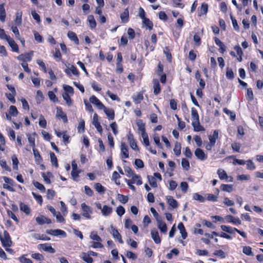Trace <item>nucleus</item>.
Wrapping results in <instances>:
<instances>
[{
	"label": "nucleus",
	"instance_id": "62",
	"mask_svg": "<svg viewBox=\"0 0 263 263\" xmlns=\"http://www.w3.org/2000/svg\"><path fill=\"white\" fill-rule=\"evenodd\" d=\"M223 111L226 114L229 115L230 116V118L233 121L235 119L236 115L234 112L231 111L226 108L223 109Z\"/></svg>",
	"mask_w": 263,
	"mask_h": 263
},
{
	"label": "nucleus",
	"instance_id": "27",
	"mask_svg": "<svg viewBox=\"0 0 263 263\" xmlns=\"http://www.w3.org/2000/svg\"><path fill=\"white\" fill-rule=\"evenodd\" d=\"M67 35L70 40L74 42L77 45L79 44V39L74 32L69 31Z\"/></svg>",
	"mask_w": 263,
	"mask_h": 263
},
{
	"label": "nucleus",
	"instance_id": "53",
	"mask_svg": "<svg viewBox=\"0 0 263 263\" xmlns=\"http://www.w3.org/2000/svg\"><path fill=\"white\" fill-rule=\"evenodd\" d=\"M208 10V5L205 3H202L200 9V15L206 14Z\"/></svg>",
	"mask_w": 263,
	"mask_h": 263
},
{
	"label": "nucleus",
	"instance_id": "37",
	"mask_svg": "<svg viewBox=\"0 0 263 263\" xmlns=\"http://www.w3.org/2000/svg\"><path fill=\"white\" fill-rule=\"evenodd\" d=\"M90 238L93 240L98 242L102 241L101 238L97 234V233L95 231L91 232L90 235Z\"/></svg>",
	"mask_w": 263,
	"mask_h": 263
},
{
	"label": "nucleus",
	"instance_id": "14",
	"mask_svg": "<svg viewBox=\"0 0 263 263\" xmlns=\"http://www.w3.org/2000/svg\"><path fill=\"white\" fill-rule=\"evenodd\" d=\"M151 236L155 242L157 244H159L161 242V238L159 237L158 232L155 229L152 230L151 231Z\"/></svg>",
	"mask_w": 263,
	"mask_h": 263
},
{
	"label": "nucleus",
	"instance_id": "51",
	"mask_svg": "<svg viewBox=\"0 0 263 263\" xmlns=\"http://www.w3.org/2000/svg\"><path fill=\"white\" fill-rule=\"evenodd\" d=\"M191 115L192 121H196L199 120L197 111L194 108H192Z\"/></svg>",
	"mask_w": 263,
	"mask_h": 263
},
{
	"label": "nucleus",
	"instance_id": "1",
	"mask_svg": "<svg viewBox=\"0 0 263 263\" xmlns=\"http://www.w3.org/2000/svg\"><path fill=\"white\" fill-rule=\"evenodd\" d=\"M0 240L4 247H9L12 243L9 234L7 231L4 232L3 235L0 234Z\"/></svg>",
	"mask_w": 263,
	"mask_h": 263
},
{
	"label": "nucleus",
	"instance_id": "50",
	"mask_svg": "<svg viewBox=\"0 0 263 263\" xmlns=\"http://www.w3.org/2000/svg\"><path fill=\"white\" fill-rule=\"evenodd\" d=\"M154 141L156 145L160 148H162V146L160 142V138L158 134H155L153 135Z\"/></svg>",
	"mask_w": 263,
	"mask_h": 263
},
{
	"label": "nucleus",
	"instance_id": "42",
	"mask_svg": "<svg viewBox=\"0 0 263 263\" xmlns=\"http://www.w3.org/2000/svg\"><path fill=\"white\" fill-rule=\"evenodd\" d=\"M63 98L64 100L66 101V104L69 106H70L72 105V101L69 94H67V93H64L63 94Z\"/></svg>",
	"mask_w": 263,
	"mask_h": 263
},
{
	"label": "nucleus",
	"instance_id": "25",
	"mask_svg": "<svg viewBox=\"0 0 263 263\" xmlns=\"http://www.w3.org/2000/svg\"><path fill=\"white\" fill-rule=\"evenodd\" d=\"M178 229L179 230L181 234L182 237L183 239H185L187 237V233L185 231L183 224L180 222L178 225Z\"/></svg>",
	"mask_w": 263,
	"mask_h": 263
},
{
	"label": "nucleus",
	"instance_id": "59",
	"mask_svg": "<svg viewBox=\"0 0 263 263\" xmlns=\"http://www.w3.org/2000/svg\"><path fill=\"white\" fill-rule=\"evenodd\" d=\"M181 164L184 169L188 170L190 167L189 161L185 158H183L181 161Z\"/></svg>",
	"mask_w": 263,
	"mask_h": 263
},
{
	"label": "nucleus",
	"instance_id": "10",
	"mask_svg": "<svg viewBox=\"0 0 263 263\" xmlns=\"http://www.w3.org/2000/svg\"><path fill=\"white\" fill-rule=\"evenodd\" d=\"M56 117L61 118L64 123H67L68 121L66 114L63 111L62 108L60 107H57Z\"/></svg>",
	"mask_w": 263,
	"mask_h": 263
},
{
	"label": "nucleus",
	"instance_id": "44",
	"mask_svg": "<svg viewBox=\"0 0 263 263\" xmlns=\"http://www.w3.org/2000/svg\"><path fill=\"white\" fill-rule=\"evenodd\" d=\"M48 96L51 101L54 103H58L59 102L58 99L53 91H49L48 92Z\"/></svg>",
	"mask_w": 263,
	"mask_h": 263
},
{
	"label": "nucleus",
	"instance_id": "36",
	"mask_svg": "<svg viewBox=\"0 0 263 263\" xmlns=\"http://www.w3.org/2000/svg\"><path fill=\"white\" fill-rule=\"evenodd\" d=\"M95 189L100 194H103L105 191V189L100 183H97L95 184Z\"/></svg>",
	"mask_w": 263,
	"mask_h": 263
},
{
	"label": "nucleus",
	"instance_id": "60",
	"mask_svg": "<svg viewBox=\"0 0 263 263\" xmlns=\"http://www.w3.org/2000/svg\"><path fill=\"white\" fill-rule=\"evenodd\" d=\"M33 154H34L35 160L38 162L42 161V157H41L39 151L37 149L33 148Z\"/></svg>",
	"mask_w": 263,
	"mask_h": 263
},
{
	"label": "nucleus",
	"instance_id": "35",
	"mask_svg": "<svg viewBox=\"0 0 263 263\" xmlns=\"http://www.w3.org/2000/svg\"><path fill=\"white\" fill-rule=\"evenodd\" d=\"M217 174L221 180L227 179L228 177L226 171L222 169H218Z\"/></svg>",
	"mask_w": 263,
	"mask_h": 263
},
{
	"label": "nucleus",
	"instance_id": "46",
	"mask_svg": "<svg viewBox=\"0 0 263 263\" xmlns=\"http://www.w3.org/2000/svg\"><path fill=\"white\" fill-rule=\"evenodd\" d=\"M193 199L199 201L200 202H203L205 200L204 197L199 195L198 193H194L193 195Z\"/></svg>",
	"mask_w": 263,
	"mask_h": 263
},
{
	"label": "nucleus",
	"instance_id": "33",
	"mask_svg": "<svg viewBox=\"0 0 263 263\" xmlns=\"http://www.w3.org/2000/svg\"><path fill=\"white\" fill-rule=\"evenodd\" d=\"M220 228L221 230L224 232H226L227 233H230V234H234L235 231V228H233L231 227L225 226V225H222L220 226Z\"/></svg>",
	"mask_w": 263,
	"mask_h": 263
},
{
	"label": "nucleus",
	"instance_id": "54",
	"mask_svg": "<svg viewBox=\"0 0 263 263\" xmlns=\"http://www.w3.org/2000/svg\"><path fill=\"white\" fill-rule=\"evenodd\" d=\"M247 168L249 170H254L256 168V166L251 160H248L247 161Z\"/></svg>",
	"mask_w": 263,
	"mask_h": 263
},
{
	"label": "nucleus",
	"instance_id": "19",
	"mask_svg": "<svg viewBox=\"0 0 263 263\" xmlns=\"http://www.w3.org/2000/svg\"><path fill=\"white\" fill-rule=\"evenodd\" d=\"M154 93L155 95H157L160 92L161 87L158 80L154 79L153 81Z\"/></svg>",
	"mask_w": 263,
	"mask_h": 263
},
{
	"label": "nucleus",
	"instance_id": "7",
	"mask_svg": "<svg viewBox=\"0 0 263 263\" xmlns=\"http://www.w3.org/2000/svg\"><path fill=\"white\" fill-rule=\"evenodd\" d=\"M89 101L91 103L96 105L99 109H102L104 107L103 104L95 96H92L90 98Z\"/></svg>",
	"mask_w": 263,
	"mask_h": 263
},
{
	"label": "nucleus",
	"instance_id": "32",
	"mask_svg": "<svg viewBox=\"0 0 263 263\" xmlns=\"http://www.w3.org/2000/svg\"><path fill=\"white\" fill-rule=\"evenodd\" d=\"M143 25L147 27L149 30H152L153 27V24L148 18L145 17L142 19Z\"/></svg>",
	"mask_w": 263,
	"mask_h": 263
},
{
	"label": "nucleus",
	"instance_id": "58",
	"mask_svg": "<svg viewBox=\"0 0 263 263\" xmlns=\"http://www.w3.org/2000/svg\"><path fill=\"white\" fill-rule=\"evenodd\" d=\"M12 163H13V168L14 170H17L18 160L15 155L12 156Z\"/></svg>",
	"mask_w": 263,
	"mask_h": 263
},
{
	"label": "nucleus",
	"instance_id": "55",
	"mask_svg": "<svg viewBox=\"0 0 263 263\" xmlns=\"http://www.w3.org/2000/svg\"><path fill=\"white\" fill-rule=\"evenodd\" d=\"M226 77L228 79L232 80L234 78V74L233 70L229 68H227Z\"/></svg>",
	"mask_w": 263,
	"mask_h": 263
},
{
	"label": "nucleus",
	"instance_id": "31",
	"mask_svg": "<svg viewBox=\"0 0 263 263\" xmlns=\"http://www.w3.org/2000/svg\"><path fill=\"white\" fill-rule=\"evenodd\" d=\"M81 258L87 263H92L93 262L92 258L88 253H82Z\"/></svg>",
	"mask_w": 263,
	"mask_h": 263
},
{
	"label": "nucleus",
	"instance_id": "38",
	"mask_svg": "<svg viewBox=\"0 0 263 263\" xmlns=\"http://www.w3.org/2000/svg\"><path fill=\"white\" fill-rule=\"evenodd\" d=\"M88 21L89 23L90 27L91 29H93L96 27V22L93 15H89L88 16Z\"/></svg>",
	"mask_w": 263,
	"mask_h": 263
},
{
	"label": "nucleus",
	"instance_id": "56",
	"mask_svg": "<svg viewBox=\"0 0 263 263\" xmlns=\"http://www.w3.org/2000/svg\"><path fill=\"white\" fill-rule=\"evenodd\" d=\"M243 253L247 255L251 256L253 255L252 252V249L249 246H245L243 248Z\"/></svg>",
	"mask_w": 263,
	"mask_h": 263
},
{
	"label": "nucleus",
	"instance_id": "15",
	"mask_svg": "<svg viewBox=\"0 0 263 263\" xmlns=\"http://www.w3.org/2000/svg\"><path fill=\"white\" fill-rule=\"evenodd\" d=\"M166 199L167 203L174 209H176L178 207V204L177 200L173 198L171 196H166Z\"/></svg>",
	"mask_w": 263,
	"mask_h": 263
},
{
	"label": "nucleus",
	"instance_id": "3",
	"mask_svg": "<svg viewBox=\"0 0 263 263\" xmlns=\"http://www.w3.org/2000/svg\"><path fill=\"white\" fill-rule=\"evenodd\" d=\"M81 208L83 211L82 215L86 218L90 219L91 218L90 214L92 213L91 208L85 203L81 204Z\"/></svg>",
	"mask_w": 263,
	"mask_h": 263
},
{
	"label": "nucleus",
	"instance_id": "17",
	"mask_svg": "<svg viewBox=\"0 0 263 263\" xmlns=\"http://www.w3.org/2000/svg\"><path fill=\"white\" fill-rule=\"evenodd\" d=\"M157 226L161 232L165 233L167 231V228L166 223L162 220V218L158 220Z\"/></svg>",
	"mask_w": 263,
	"mask_h": 263
},
{
	"label": "nucleus",
	"instance_id": "5",
	"mask_svg": "<svg viewBox=\"0 0 263 263\" xmlns=\"http://www.w3.org/2000/svg\"><path fill=\"white\" fill-rule=\"evenodd\" d=\"M32 55L33 52L31 51L30 53L20 54L17 58L18 60L23 61V63H26V62H29L31 60Z\"/></svg>",
	"mask_w": 263,
	"mask_h": 263
},
{
	"label": "nucleus",
	"instance_id": "29",
	"mask_svg": "<svg viewBox=\"0 0 263 263\" xmlns=\"http://www.w3.org/2000/svg\"><path fill=\"white\" fill-rule=\"evenodd\" d=\"M20 210L26 214L29 215L30 213V209L29 207L24 203L21 202L20 203Z\"/></svg>",
	"mask_w": 263,
	"mask_h": 263
},
{
	"label": "nucleus",
	"instance_id": "47",
	"mask_svg": "<svg viewBox=\"0 0 263 263\" xmlns=\"http://www.w3.org/2000/svg\"><path fill=\"white\" fill-rule=\"evenodd\" d=\"M147 178L148 180V182L149 184L153 187H156L157 186V183L156 181V179L154 177L147 176Z\"/></svg>",
	"mask_w": 263,
	"mask_h": 263
},
{
	"label": "nucleus",
	"instance_id": "20",
	"mask_svg": "<svg viewBox=\"0 0 263 263\" xmlns=\"http://www.w3.org/2000/svg\"><path fill=\"white\" fill-rule=\"evenodd\" d=\"M192 124L195 132L204 131L205 129L202 127L199 123V120L196 121H192Z\"/></svg>",
	"mask_w": 263,
	"mask_h": 263
},
{
	"label": "nucleus",
	"instance_id": "9",
	"mask_svg": "<svg viewBox=\"0 0 263 263\" xmlns=\"http://www.w3.org/2000/svg\"><path fill=\"white\" fill-rule=\"evenodd\" d=\"M92 124L95 126L99 133L100 134L102 133V128L99 122L98 116L97 114L93 115Z\"/></svg>",
	"mask_w": 263,
	"mask_h": 263
},
{
	"label": "nucleus",
	"instance_id": "11",
	"mask_svg": "<svg viewBox=\"0 0 263 263\" xmlns=\"http://www.w3.org/2000/svg\"><path fill=\"white\" fill-rule=\"evenodd\" d=\"M195 155L198 159L201 161L204 160L207 158V155L205 154L203 151L199 148L195 150Z\"/></svg>",
	"mask_w": 263,
	"mask_h": 263
},
{
	"label": "nucleus",
	"instance_id": "8",
	"mask_svg": "<svg viewBox=\"0 0 263 263\" xmlns=\"http://www.w3.org/2000/svg\"><path fill=\"white\" fill-rule=\"evenodd\" d=\"M37 248L39 249H42L44 251L50 253H54L55 252L54 249H53L49 243L40 244L37 246Z\"/></svg>",
	"mask_w": 263,
	"mask_h": 263
},
{
	"label": "nucleus",
	"instance_id": "39",
	"mask_svg": "<svg viewBox=\"0 0 263 263\" xmlns=\"http://www.w3.org/2000/svg\"><path fill=\"white\" fill-rule=\"evenodd\" d=\"M181 144L178 142H176L174 148V152L175 155L178 156L181 154Z\"/></svg>",
	"mask_w": 263,
	"mask_h": 263
},
{
	"label": "nucleus",
	"instance_id": "40",
	"mask_svg": "<svg viewBox=\"0 0 263 263\" xmlns=\"http://www.w3.org/2000/svg\"><path fill=\"white\" fill-rule=\"evenodd\" d=\"M22 12L21 11H18L16 13V18L15 20V22L16 25H20L22 23Z\"/></svg>",
	"mask_w": 263,
	"mask_h": 263
},
{
	"label": "nucleus",
	"instance_id": "24",
	"mask_svg": "<svg viewBox=\"0 0 263 263\" xmlns=\"http://www.w3.org/2000/svg\"><path fill=\"white\" fill-rule=\"evenodd\" d=\"M132 179L129 180L130 183H136L138 185H141L142 184V181L141 180V177L140 176L136 175L135 174L133 176L131 177Z\"/></svg>",
	"mask_w": 263,
	"mask_h": 263
},
{
	"label": "nucleus",
	"instance_id": "49",
	"mask_svg": "<svg viewBox=\"0 0 263 263\" xmlns=\"http://www.w3.org/2000/svg\"><path fill=\"white\" fill-rule=\"evenodd\" d=\"M63 88L65 91V93H67V94L73 95L74 93V91L73 88L69 85H64Z\"/></svg>",
	"mask_w": 263,
	"mask_h": 263
},
{
	"label": "nucleus",
	"instance_id": "28",
	"mask_svg": "<svg viewBox=\"0 0 263 263\" xmlns=\"http://www.w3.org/2000/svg\"><path fill=\"white\" fill-rule=\"evenodd\" d=\"M220 188L221 190L223 191L230 193L233 190V186L232 184H222L221 185Z\"/></svg>",
	"mask_w": 263,
	"mask_h": 263
},
{
	"label": "nucleus",
	"instance_id": "18",
	"mask_svg": "<svg viewBox=\"0 0 263 263\" xmlns=\"http://www.w3.org/2000/svg\"><path fill=\"white\" fill-rule=\"evenodd\" d=\"M226 221L228 222H232L234 224H240L241 222L238 218H235L232 215H227L225 217Z\"/></svg>",
	"mask_w": 263,
	"mask_h": 263
},
{
	"label": "nucleus",
	"instance_id": "52",
	"mask_svg": "<svg viewBox=\"0 0 263 263\" xmlns=\"http://www.w3.org/2000/svg\"><path fill=\"white\" fill-rule=\"evenodd\" d=\"M33 237L35 239H40V240H50V237H47V236H45L44 235H41L40 234H33Z\"/></svg>",
	"mask_w": 263,
	"mask_h": 263
},
{
	"label": "nucleus",
	"instance_id": "30",
	"mask_svg": "<svg viewBox=\"0 0 263 263\" xmlns=\"http://www.w3.org/2000/svg\"><path fill=\"white\" fill-rule=\"evenodd\" d=\"M6 18V12L4 8V4L0 5V20L2 22H4L5 21Z\"/></svg>",
	"mask_w": 263,
	"mask_h": 263
},
{
	"label": "nucleus",
	"instance_id": "21",
	"mask_svg": "<svg viewBox=\"0 0 263 263\" xmlns=\"http://www.w3.org/2000/svg\"><path fill=\"white\" fill-rule=\"evenodd\" d=\"M6 41L8 42L9 45L11 47L12 51L17 52H18V46L12 38L9 37Z\"/></svg>",
	"mask_w": 263,
	"mask_h": 263
},
{
	"label": "nucleus",
	"instance_id": "64",
	"mask_svg": "<svg viewBox=\"0 0 263 263\" xmlns=\"http://www.w3.org/2000/svg\"><path fill=\"white\" fill-rule=\"evenodd\" d=\"M18 260L21 263H33L30 259L26 258L24 255L18 258Z\"/></svg>",
	"mask_w": 263,
	"mask_h": 263
},
{
	"label": "nucleus",
	"instance_id": "63",
	"mask_svg": "<svg viewBox=\"0 0 263 263\" xmlns=\"http://www.w3.org/2000/svg\"><path fill=\"white\" fill-rule=\"evenodd\" d=\"M116 212L118 216H122L125 213V209L123 206L120 205L117 207Z\"/></svg>",
	"mask_w": 263,
	"mask_h": 263
},
{
	"label": "nucleus",
	"instance_id": "6",
	"mask_svg": "<svg viewBox=\"0 0 263 263\" xmlns=\"http://www.w3.org/2000/svg\"><path fill=\"white\" fill-rule=\"evenodd\" d=\"M110 228L111 229V233L112 234L113 237L115 239L117 240L119 243H123L124 242L122 239V236L119 233L118 230L114 228L112 226H111Z\"/></svg>",
	"mask_w": 263,
	"mask_h": 263
},
{
	"label": "nucleus",
	"instance_id": "12",
	"mask_svg": "<svg viewBox=\"0 0 263 263\" xmlns=\"http://www.w3.org/2000/svg\"><path fill=\"white\" fill-rule=\"evenodd\" d=\"M121 154L123 158H128L129 157L128 146L124 142L121 143Z\"/></svg>",
	"mask_w": 263,
	"mask_h": 263
},
{
	"label": "nucleus",
	"instance_id": "4",
	"mask_svg": "<svg viewBox=\"0 0 263 263\" xmlns=\"http://www.w3.org/2000/svg\"><path fill=\"white\" fill-rule=\"evenodd\" d=\"M46 233L49 235L52 236H62L63 237H65L66 236V233L65 231L60 230H48L46 231Z\"/></svg>",
	"mask_w": 263,
	"mask_h": 263
},
{
	"label": "nucleus",
	"instance_id": "2",
	"mask_svg": "<svg viewBox=\"0 0 263 263\" xmlns=\"http://www.w3.org/2000/svg\"><path fill=\"white\" fill-rule=\"evenodd\" d=\"M65 65L67 68L65 70V72L68 76H71V72L76 76L78 77L79 76V72L74 66L71 65L70 64H66Z\"/></svg>",
	"mask_w": 263,
	"mask_h": 263
},
{
	"label": "nucleus",
	"instance_id": "45",
	"mask_svg": "<svg viewBox=\"0 0 263 263\" xmlns=\"http://www.w3.org/2000/svg\"><path fill=\"white\" fill-rule=\"evenodd\" d=\"M85 129V121L83 119H81L78 126V132L83 133Z\"/></svg>",
	"mask_w": 263,
	"mask_h": 263
},
{
	"label": "nucleus",
	"instance_id": "13",
	"mask_svg": "<svg viewBox=\"0 0 263 263\" xmlns=\"http://www.w3.org/2000/svg\"><path fill=\"white\" fill-rule=\"evenodd\" d=\"M35 220L36 222L40 225H42L44 223L50 224L52 223L51 219L44 216L37 217H36Z\"/></svg>",
	"mask_w": 263,
	"mask_h": 263
},
{
	"label": "nucleus",
	"instance_id": "34",
	"mask_svg": "<svg viewBox=\"0 0 263 263\" xmlns=\"http://www.w3.org/2000/svg\"><path fill=\"white\" fill-rule=\"evenodd\" d=\"M133 99L136 104L140 103L143 99V96L141 92L138 93L136 95L133 97Z\"/></svg>",
	"mask_w": 263,
	"mask_h": 263
},
{
	"label": "nucleus",
	"instance_id": "41",
	"mask_svg": "<svg viewBox=\"0 0 263 263\" xmlns=\"http://www.w3.org/2000/svg\"><path fill=\"white\" fill-rule=\"evenodd\" d=\"M50 160L52 164L56 167H58V163L57 157L54 153L51 152L50 154Z\"/></svg>",
	"mask_w": 263,
	"mask_h": 263
},
{
	"label": "nucleus",
	"instance_id": "23",
	"mask_svg": "<svg viewBox=\"0 0 263 263\" xmlns=\"http://www.w3.org/2000/svg\"><path fill=\"white\" fill-rule=\"evenodd\" d=\"M120 18L122 22L123 23H126L128 21L129 11L127 8L125 9L124 10V11L121 14Z\"/></svg>",
	"mask_w": 263,
	"mask_h": 263
},
{
	"label": "nucleus",
	"instance_id": "22",
	"mask_svg": "<svg viewBox=\"0 0 263 263\" xmlns=\"http://www.w3.org/2000/svg\"><path fill=\"white\" fill-rule=\"evenodd\" d=\"M112 212V208L107 205H105L102 207V214L104 216H108L111 214Z\"/></svg>",
	"mask_w": 263,
	"mask_h": 263
},
{
	"label": "nucleus",
	"instance_id": "16",
	"mask_svg": "<svg viewBox=\"0 0 263 263\" xmlns=\"http://www.w3.org/2000/svg\"><path fill=\"white\" fill-rule=\"evenodd\" d=\"M102 109H103L109 120H113L115 118V112L114 109L111 108H107L105 106Z\"/></svg>",
	"mask_w": 263,
	"mask_h": 263
},
{
	"label": "nucleus",
	"instance_id": "61",
	"mask_svg": "<svg viewBox=\"0 0 263 263\" xmlns=\"http://www.w3.org/2000/svg\"><path fill=\"white\" fill-rule=\"evenodd\" d=\"M137 125L139 131L143 132L145 130V124L142 122L141 120H139L137 121Z\"/></svg>",
	"mask_w": 263,
	"mask_h": 263
},
{
	"label": "nucleus",
	"instance_id": "48",
	"mask_svg": "<svg viewBox=\"0 0 263 263\" xmlns=\"http://www.w3.org/2000/svg\"><path fill=\"white\" fill-rule=\"evenodd\" d=\"M5 149V139L2 134H0V151Z\"/></svg>",
	"mask_w": 263,
	"mask_h": 263
},
{
	"label": "nucleus",
	"instance_id": "26",
	"mask_svg": "<svg viewBox=\"0 0 263 263\" xmlns=\"http://www.w3.org/2000/svg\"><path fill=\"white\" fill-rule=\"evenodd\" d=\"M218 138V130H214L212 135L209 136V139L210 143L212 144H215L216 140Z\"/></svg>",
	"mask_w": 263,
	"mask_h": 263
},
{
	"label": "nucleus",
	"instance_id": "43",
	"mask_svg": "<svg viewBox=\"0 0 263 263\" xmlns=\"http://www.w3.org/2000/svg\"><path fill=\"white\" fill-rule=\"evenodd\" d=\"M9 114L12 116H16L18 114V111L16 107L15 106H10L9 110Z\"/></svg>",
	"mask_w": 263,
	"mask_h": 263
},
{
	"label": "nucleus",
	"instance_id": "57",
	"mask_svg": "<svg viewBox=\"0 0 263 263\" xmlns=\"http://www.w3.org/2000/svg\"><path fill=\"white\" fill-rule=\"evenodd\" d=\"M33 185L41 192H45L46 191L45 186L40 182L36 181L33 182Z\"/></svg>",
	"mask_w": 263,
	"mask_h": 263
}]
</instances>
